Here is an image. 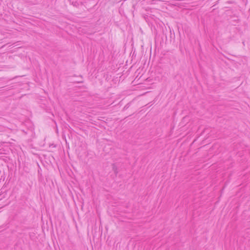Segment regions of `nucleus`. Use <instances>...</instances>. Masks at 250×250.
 Listing matches in <instances>:
<instances>
[{
    "label": "nucleus",
    "mask_w": 250,
    "mask_h": 250,
    "mask_svg": "<svg viewBox=\"0 0 250 250\" xmlns=\"http://www.w3.org/2000/svg\"><path fill=\"white\" fill-rule=\"evenodd\" d=\"M113 170L116 174L118 173L117 167L114 164L113 165Z\"/></svg>",
    "instance_id": "obj_1"
}]
</instances>
